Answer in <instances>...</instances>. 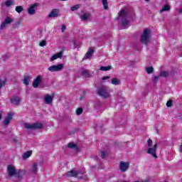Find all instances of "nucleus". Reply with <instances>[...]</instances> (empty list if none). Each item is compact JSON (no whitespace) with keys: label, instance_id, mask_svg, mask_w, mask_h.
<instances>
[{"label":"nucleus","instance_id":"dca6fc26","mask_svg":"<svg viewBox=\"0 0 182 182\" xmlns=\"http://www.w3.org/2000/svg\"><path fill=\"white\" fill-rule=\"evenodd\" d=\"M15 177L17 178H22L23 176H25V171L22 169H19L18 171H16Z\"/></svg>","mask_w":182,"mask_h":182},{"label":"nucleus","instance_id":"4c0bfd02","mask_svg":"<svg viewBox=\"0 0 182 182\" xmlns=\"http://www.w3.org/2000/svg\"><path fill=\"white\" fill-rule=\"evenodd\" d=\"M173 105V100H170L166 102L167 107H171Z\"/></svg>","mask_w":182,"mask_h":182},{"label":"nucleus","instance_id":"4468645a","mask_svg":"<svg viewBox=\"0 0 182 182\" xmlns=\"http://www.w3.org/2000/svg\"><path fill=\"white\" fill-rule=\"evenodd\" d=\"M93 53H95V50L93 49V47L89 48L87 52L85 54V59H90Z\"/></svg>","mask_w":182,"mask_h":182},{"label":"nucleus","instance_id":"09e8293b","mask_svg":"<svg viewBox=\"0 0 182 182\" xmlns=\"http://www.w3.org/2000/svg\"><path fill=\"white\" fill-rule=\"evenodd\" d=\"M3 58L4 60H6V59H8V55H4Z\"/></svg>","mask_w":182,"mask_h":182},{"label":"nucleus","instance_id":"0eeeda50","mask_svg":"<svg viewBox=\"0 0 182 182\" xmlns=\"http://www.w3.org/2000/svg\"><path fill=\"white\" fill-rule=\"evenodd\" d=\"M129 166L130 164H129V162L121 161L119 163V170H121L122 173H124V171H127Z\"/></svg>","mask_w":182,"mask_h":182},{"label":"nucleus","instance_id":"f8f14e48","mask_svg":"<svg viewBox=\"0 0 182 182\" xmlns=\"http://www.w3.org/2000/svg\"><path fill=\"white\" fill-rule=\"evenodd\" d=\"M59 16V9H54L48 14V18H58Z\"/></svg>","mask_w":182,"mask_h":182},{"label":"nucleus","instance_id":"6e6552de","mask_svg":"<svg viewBox=\"0 0 182 182\" xmlns=\"http://www.w3.org/2000/svg\"><path fill=\"white\" fill-rule=\"evenodd\" d=\"M7 172L9 177H14L16 174V169L12 165H9L7 167Z\"/></svg>","mask_w":182,"mask_h":182},{"label":"nucleus","instance_id":"ddd939ff","mask_svg":"<svg viewBox=\"0 0 182 182\" xmlns=\"http://www.w3.org/2000/svg\"><path fill=\"white\" fill-rule=\"evenodd\" d=\"M53 96H55V94H53V95H47L45 97H44V102L46 105H50V103H52V102H53Z\"/></svg>","mask_w":182,"mask_h":182},{"label":"nucleus","instance_id":"f3484780","mask_svg":"<svg viewBox=\"0 0 182 182\" xmlns=\"http://www.w3.org/2000/svg\"><path fill=\"white\" fill-rule=\"evenodd\" d=\"M38 171H39V168H38V164L33 163L31 166V173L33 174H38Z\"/></svg>","mask_w":182,"mask_h":182},{"label":"nucleus","instance_id":"2f4dec72","mask_svg":"<svg viewBox=\"0 0 182 182\" xmlns=\"http://www.w3.org/2000/svg\"><path fill=\"white\" fill-rule=\"evenodd\" d=\"M5 5L7 7L11 6V5H14V0H8L5 2Z\"/></svg>","mask_w":182,"mask_h":182},{"label":"nucleus","instance_id":"a878e982","mask_svg":"<svg viewBox=\"0 0 182 182\" xmlns=\"http://www.w3.org/2000/svg\"><path fill=\"white\" fill-rule=\"evenodd\" d=\"M110 69H112L111 65H108V66H101L100 70H102L103 72H107V70H110Z\"/></svg>","mask_w":182,"mask_h":182},{"label":"nucleus","instance_id":"bb28decb","mask_svg":"<svg viewBox=\"0 0 182 182\" xmlns=\"http://www.w3.org/2000/svg\"><path fill=\"white\" fill-rule=\"evenodd\" d=\"M102 2L104 6V9L105 10L109 9V3L107 2V0H102Z\"/></svg>","mask_w":182,"mask_h":182},{"label":"nucleus","instance_id":"9b49d317","mask_svg":"<svg viewBox=\"0 0 182 182\" xmlns=\"http://www.w3.org/2000/svg\"><path fill=\"white\" fill-rule=\"evenodd\" d=\"M21 100L22 98L19 97H14L11 99V103H12V105H14V106H19L21 105Z\"/></svg>","mask_w":182,"mask_h":182},{"label":"nucleus","instance_id":"c85d7f7f","mask_svg":"<svg viewBox=\"0 0 182 182\" xmlns=\"http://www.w3.org/2000/svg\"><path fill=\"white\" fill-rule=\"evenodd\" d=\"M146 72L149 74L151 75V73H153L154 72V68L153 67H147L146 68Z\"/></svg>","mask_w":182,"mask_h":182},{"label":"nucleus","instance_id":"864d4df0","mask_svg":"<svg viewBox=\"0 0 182 182\" xmlns=\"http://www.w3.org/2000/svg\"><path fill=\"white\" fill-rule=\"evenodd\" d=\"M14 141L15 143H18V139H14Z\"/></svg>","mask_w":182,"mask_h":182},{"label":"nucleus","instance_id":"6ab92c4d","mask_svg":"<svg viewBox=\"0 0 182 182\" xmlns=\"http://www.w3.org/2000/svg\"><path fill=\"white\" fill-rule=\"evenodd\" d=\"M89 18H90V13H85L81 16L82 21H84V22H86L89 20Z\"/></svg>","mask_w":182,"mask_h":182},{"label":"nucleus","instance_id":"37998d69","mask_svg":"<svg viewBox=\"0 0 182 182\" xmlns=\"http://www.w3.org/2000/svg\"><path fill=\"white\" fill-rule=\"evenodd\" d=\"M21 25V21H17L14 23V28L19 26Z\"/></svg>","mask_w":182,"mask_h":182},{"label":"nucleus","instance_id":"3c124183","mask_svg":"<svg viewBox=\"0 0 182 182\" xmlns=\"http://www.w3.org/2000/svg\"><path fill=\"white\" fill-rule=\"evenodd\" d=\"M2 119V111H0V120Z\"/></svg>","mask_w":182,"mask_h":182},{"label":"nucleus","instance_id":"a211bd4d","mask_svg":"<svg viewBox=\"0 0 182 182\" xmlns=\"http://www.w3.org/2000/svg\"><path fill=\"white\" fill-rule=\"evenodd\" d=\"M41 76H38L33 82V87L36 88L39 86V83H41Z\"/></svg>","mask_w":182,"mask_h":182},{"label":"nucleus","instance_id":"a18cd8bd","mask_svg":"<svg viewBox=\"0 0 182 182\" xmlns=\"http://www.w3.org/2000/svg\"><path fill=\"white\" fill-rule=\"evenodd\" d=\"M154 83H156V82H157V80H159V76H155L154 77Z\"/></svg>","mask_w":182,"mask_h":182},{"label":"nucleus","instance_id":"393cba45","mask_svg":"<svg viewBox=\"0 0 182 182\" xmlns=\"http://www.w3.org/2000/svg\"><path fill=\"white\" fill-rule=\"evenodd\" d=\"M81 75L82 76H84V77H90V73H89V71L88 70H82L81 72Z\"/></svg>","mask_w":182,"mask_h":182},{"label":"nucleus","instance_id":"f03ea898","mask_svg":"<svg viewBox=\"0 0 182 182\" xmlns=\"http://www.w3.org/2000/svg\"><path fill=\"white\" fill-rule=\"evenodd\" d=\"M97 95L101 97H103V99H107V97H110L107 90V86L106 85H102L101 87H98Z\"/></svg>","mask_w":182,"mask_h":182},{"label":"nucleus","instance_id":"473e14b6","mask_svg":"<svg viewBox=\"0 0 182 182\" xmlns=\"http://www.w3.org/2000/svg\"><path fill=\"white\" fill-rule=\"evenodd\" d=\"M80 8V5L77 4L70 8V10L73 11H77Z\"/></svg>","mask_w":182,"mask_h":182},{"label":"nucleus","instance_id":"c03bdc74","mask_svg":"<svg viewBox=\"0 0 182 182\" xmlns=\"http://www.w3.org/2000/svg\"><path fill=\"white\" fill-rule=\"evenodd\" d=\"M65 30H66V26L63 25L61 26V31L63 33V32H65Z\"/></svg>","mask_w":182,"mask_h":182},{"label":"nucleus","instance_id":"1a4fd4ad","mask_svg":"<svg viewBox=\"0 0 182 182\" xmlns=\"http://www.w3.org/2000/svg\"><path fill=\"white\" fill-rule=\"evenodd\" d=\"M36 6H38V4L37 3H36L34 4H32L28 9V15H35V14H36Z\"/></svg>","mask_w":182,"mask_h":182},{"label":"nucleus","instance_id":"cd10ccee","mask_svg":"<svg viewBox=\"0 0 182 182\" xmlns=\"http://www.w3.org/2000/svg\"><path fill=\"white\" fill-rule=\"evenodd\" d=\"M111 83L112 85H114L115 86H117V85H119L120 83V81L119 79L117 78H113L111 81Z\"/></svg>","mask_w":182,"mask_h":182},{"label":"nucleus","instance_id":"e433bc0d","mask_svg":"<svg viewBox=\"0 0 182 182\" xmlns=\"http://www.w3.org/2000/svg\"><path fill=\"white\" fill-rule=\"evenodd\" d=\"M4 28H6V23L5 21L2 22L0 26L1 31H4Z\"/></svg>","mask_w":182,"mask_h":182},{"label":"nucleus","instance_id":"79ce46f5","mask_svg":"<svg viewBox=\"0 0 182 182\" xmlns=\"http://www.w3.org/2000/svg\"><path fill=\"white\" fill-rule=\"evenodd\" d=\"M101 157L102 159L106 158V153L105 151H101Z\"/></svg>","mask_w":182,"mask_h":182},{"label":"nucleus","instance_id":"aec40b11","mask_svg":"<svg viewBox=\"0 0 182 182\" xmlns=\"http://www.w3.org/2000/svg\"><path fill=\"white\" fill-rule=\"evenodd\" d=\"M30 80H31V77L30 76L24 75V77H23V85H26V86H28Z\"/></svg>","mask_w":182,"mask_h":182},{"label":"nucleus","instance_id":"603ef678","mask_svg":"<svg viewBox=\"0 0 182 182\" xmlns=\"http://www.w3.org/2000/svg\"><path fill=\"white\" fill-rule=\"evenodd\" d=\"M178 13L182 14V8L179 9Z\"/></svg>","mask_w":182,"mask_h":182},{"label":"nucleus","instance_id":"f257e3e1","mask_svg":"<svg viewBox=\"0 0 182 182\" xmlns=\"http://www.w3.org/2000/svg\"><path fill=\"white\" fill-rule=\"evenodd\" d=\"M118 15L117 18H121L122 26L127 28V25L130 23V21H129V13L124 10H121Z\"/></svg>","mask_w":182,"mask_h":182},{"label":"nucleus","instance_id":"20e7f679","mask_svg":"<svg viewBox=\"0 0 182 182\" xmlns=\"http://www.w3.org/2000/svg\"><path fill=\"white\" fill-rule=\"evenodd\" d=\"M24 127L26 129H31V130H38L39 129H42V127H43V125L41 123H38V122H36L33 124L26 123L24 124Z\"/></svg>","mask_w":182,"mask_h":182},{"label":"nucleus","instance_id":"4be33fe9","mask_svg":"<svg viewBox=\"0 0 182 182\" xmlns=\"http://www.w3.org/2000/svg\"><path fill=\"white\" fill-rule=\"evenodd\" d=\"M32 156V151H27L26 152H25L22 157L23 159V160H26V159H29V156Z\"/></svg>","mask_w":182,"mask_h":182},{"label":"nucleus","instance_id":"7ed1b4c3","mask_svg":"<svg viewBox=\"0 0 182 182\" xmlns=\"http://www.w3.org/2000/svg\"><path fill=\"white\" fill-rule=\"evenodd\" d=\"M141 43L144 45H148L149 42H150V29L146 28L142 35L141 36L140 39Z\"/></svg>","mask_w":182,"mask_h":182},{"label":"nucleus","instance_id":"5fc2aeb1","mask_svg":"<svg viewBox=\"0 0 182 182\" xmlns=\"http://www.w3.org/2000/svg\"><path fill=\"white\" fill-rule=\"evenodd\" d=\"M82 93H83V95H86V90H84V91L82 92Z\"/></svg>","mask_w":182,"mask_h":182},{"label":"nucleus","instance_id":"7c9ffc66","mask_svg":"<svg viewBox=\"0 0 182 182\" xmlns=\"http://www.w3.org/2000/svg\"><path fill=\"white\" fill-rule=\"evenodd\" d=\"M6 85V80L0 79V90Z\"/></svg>","mask_w":182,"mask_h":182},{"label":"nucleus","instance_id":"2eb2a0df","mask_svg":"<svg viewBox=\"0 0 182 182\" xmlns=\"http://www.w3.org/2000/svg\"><path fill=\"white\" fill-rule=\"evenodd\" d=\"M78 174H79V172L75 170H71L66 173V176H68V177H77Z\"/></svg>","mask_w":182,"mask_h":182},{"label":"nucleus","instance_id":"58836bf2","mask_svg":"<svg viewBox=\"0 0 182 182\" xmlns=\"http://www.w3.org/2000/svg\"><path fill=\"white\" fill-rule=\"evenodd\" d=\"M153 144V141L151 140V139H148V141H147V146H148V147H151V145Z\"/></svg>","mask_w":182,"mask_h":182},{"label":"nucleus","instance_id":"b1692460","mask_svg":"<svg viewBox=\"0 0 182 182\" xmlns=\"http://www.w3.org/2000/svg\"><path fill=\"white\" fill-rule=\"evenodd\" d=\"M12 22H14V19L9 16H7L4 20V23H6V25H11Z\"/></svg>","mask_w":182,"mask_h":182},{"label":"nucleus","instance_id":"423d86ee","mask_svg":"<svg viewBox=\"0 0 182 182\" xmlns=\"http://www.w3.org/2000/svg\"><path fill=\"white\" fill-rule=\"evenodd\" d=\"M157 150V144L154 145V147H149L147 150V154H151L153 156L155 159H157V154H156V151Z\"/></svg>","mask_w":182,"mask_h":182},{"label":"nucleus","instance_id":"412c9836","mask_svg":"<svg viewBox=\"0 0 182 182\" xmlns=\"http://www.w3.org/2000/svg\"><path fill=\"white\" fill-rule=\"evenodd\" d=\"M159 76H161V77H168L170 76V72L164 70L161 71Z\"/></svg>","mask_w":182,"mask_h":182},{"label":"nucleus","instance_id":"f704fd0d","mask_svg":"<svg viewBox=\"0 0 182 182\" xmlns=\"http://www.w3.org/2000/svg\"><path fill=\"white\" fill-rule=\"evenodd\" d=\"M55 56H57V59H62V56H63V51H60L55 54Z\"/></svg>","mask_w":182,"mask_h":182},{"label":"nucleus","instance_id":"c756f323","mask_svg":"<svg viewBox=\"0 0 182 182\" xmlns=\"http://www.w3.org/2000/svg\"><path fill=\"white\" fill-rule=\"evenodd\" d=\"M68 147H69L70 149H75V150H77V145L73 143H69L68 144Z\"/></svg>","mask_w":182,"mask_h":182},{"label":"nucleus","instance_id":"6e6d98bb","mask_svg":"<svg viewBox=\"0 0 182 182\" xmlns=\"http://www.w3.org/2000/svg\"><path fill=\"white\" fill-rule=\"evenodd\" d=\"M145 1H146V2H149V1H150V0H145Z\"/></svg>","mask_w":182,"mask_h":182},{"label":"nucleus","instance_id":"ea45409f","mask_svg":"<svg viewBox=\"0 0 182 182\" xmlns=\"http://www.w3.org/2000/svg\"><path fill=\"white\" fill-rule=\"evenodd\" d=\"M40 46H46V41H42L39 43Z\"/></svg>","mask_w":182,"mask_h":182},{"label":"nucleus","instance_id":"5701e85b","mask_svg":"<svg viewBox=\"0 0 182 182\" xmlns=\"http://www.w3.org/2000/svg\"><path fill=\"white\" fill-rule=\"evenodd\" d=\"M171 9V7H170V5L166 4L163 6V8L160 10V12H167Z\"/></svg>","mask_w":182,"mask_h":182},{"label":"nucleus","instance_id":"c9c22d12","mask_svg":"<svg viewBox=\"0 0 182 182\" xmlns=\"http://www.w3.org/2000/svg\"><path fill=\"white\" fill-rule=\"evenodd\" d=\"M82 113H83V109L77 108L76 110V114H77V116H80V114H82Z\"/></svg>","mask_w":182,"mask_h":182},{"label":"nucleus","instance_id":"4d7b16f0","mask_svg":"<svg viewBox=\"0 0 182 182\" xmlns=\"http://www.w3.org/2000/svg\"><path fill=\"white\" fill-rule=\"evenodd\" d=\"M61 1H68V0H61Z\"/></svg>","mask_w":182,"mask_h":182},{"label":"nucleus","instance_id":"a19ab883","mask_svg":"<svg viewBox=\"0 0 182 182\" xmlns=\"http://www.w3.org/2000/svg\"><path fill=\"white\" fill-rule=\"evenodd\" d=\"M56 59H58V57L56 56V54H55L51 57L50 61L53 62V60H56Z\"/></svg>","mask_w":182,"mask_h":182},{"label":"nucleus","instance_id":"de8ad7c7","mask_svg":"<svg viewBox=\"0 0 182 182\" xmlns=\"http://www.w3.org/2000/svg\"><path fill=\"white\" fill-rule=\"evenodd\" d=\"M179 151L181 153L182 152V144L179 146Z\"/></svg>","mask_w":182,"mask_h":182},{"label":"nucleus","instance_id":"8fccbe9b","mask_svg":"<svg viewBox=\"0 0 182 182\" xmlns=\"http://www.w3.org/2000/svg\"><path fill=\"white\" fill-rule=\"evenodd\" d=\"M95 160H96V161H99V160H100V159H99V157L95 156Z\"/></svg>","mask_w":182,"mask_h":182},{"label":"nucleus","instance_id":"39448f33","mask_svg":"<svg viewBox=\"0 0 182 182\" xmlns=\"http://www.w3.org/2000/svg\"><path fill=\"white\" fill-rule=\"evenodd\" d=\"M63 64L53 65L50 66L48 68V70H49L50 72H60V70L63 69Z\"/></svg>","mask_w":182,"mask_h":182},{"label":"nucleus","instance_id":"9d476101","mask_svg":"<svg viewBox=\"0 0 182 182\" xmlns=\"http://www.w3.org/2000/svg\"><path fill=\"white\" fill-rule=\"evenodd\" d=\"M12 117H14V113L9 112L7 116L4 119V124H5V126H8V124L11 123V120H12Z\"/></svg>","mask_w":182,"mask_h":182},{"label":"nucleus","instance_id":"49530a36","mask_svg":"<svg viewBox=\"0 0 182 182\" xmlns=\"http://www.w3.org/2000/svg\"><path fill=\"white\" fill-rule=\"evenodd\" d=\"M107 79H110V76L103 77L102 78V80H107Z\"/></svg>","mask_w":182,"mask_h":182},{"label":"nucleus","instance_id":"72a5a7b5","mask_svg":"<svg viewBox=\"0 0 182 182\" xmlns=\"http://www.w3.org/2000/svg\"><path fill=\"white\" fill-rule=\"evenodd\" d=\"M16 11L18 12V14H21V12L23 11V7H22L21 6H17L16 7Z\"/></svg>","mask_w":182,"mask_h":182}]
</instances>
